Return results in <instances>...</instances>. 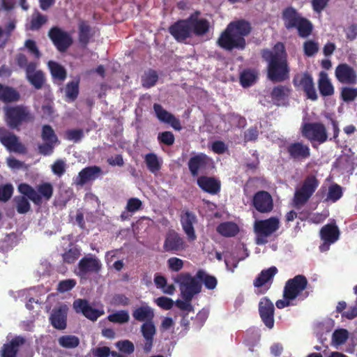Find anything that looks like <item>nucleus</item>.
<instances>
[{"instance_id":"obj_1","label":"nucleus","mask_w":357,"mask_h":357,"mask_svg":"<svg viewBox=\"0 0 357 357\" xmlns=\"http://www.w3.org/2000/svg\"><path fill=\"white\" fill-rule=\"evenodd\" d=\"M261 56L268 62L267 75L271 82H281L289 78L290 70L287 61V54L283 43H277L273 50H263Z\"/></svg>"},{"instance_id":"obj_2","label":"nucleus","mask_w":357,"mask_h":357,"mask_svg":"<svg viewBox=\"0 0 357 357\" xmlns=\"http://www.w3.org/2000/svg\"><path fill=\"white\" fill-rule=\"evenodd\" d=\"M252 27L248 21L238 20L230 22L218 38L217 44L223 50H243L246 47L245 37L251 32Z\"/></svg>"},{"instance_id":"obj_3","label":"nucleus","mask_w":357,"mask_h":357,"mask_svg":"<svg viewBox=\"0 0 357 357\" xmlns=\"http://www.w3.org/2000/svg\"><path fill=\"white\" fill-rule=\"evenodd\" d=\"M331 121L333 132L332 137L328 139L326 128L321 122L304 123L301 128L302 136L312 143L318 142L319 144L328 140L338 142L337 137L340 133L338 122L333 119H331Z\"/></svg>"},{"instance_id":"obj_4","label":"nucleus","mask_w":357,"mask_h":357,"mask_svg":"<svg viewBox=\"0 0 357 357\" xmlns=\"http://www.w3.org/2000/svg\"><path fill=\"white\" fill-rule=\"evenodd\" d=\"M5 121L8 127L13 130H19L24 123L34 121V115L28 107L24 105L8 106L4 108Z\"/></svg>"},{"instance_id":"obj_5","label":"nucleus","mask_w":357,"mask_h":357,"mask_svg":"<svg viewBox=\"0 0 357 357\" xmlns=\"http://www.w3.org/2000/svg\"><path fill=\"white\" fill-rule=\"evenodd\" d=\"M37 190L26 183H20L18 185V191L23 195L26 196L36 206H41L43 198L49 201L53 195V186L50 183L45 182L37 185Z\"/></svg>"},{"instance_id":"obj_6","label":"nucleus","mask_w":357,"mask_h":357,"mask_svg":"<svg viewBox=\"0 0 357 357\" xmlns=\"http://www.w3.org/2000/svg\"><path fill=\"white\" fill-rule=\"evenodd\" d=\"M280 227L278 218L273 216L265 220H256L254 224V231L256 235L255 242L257 245H265L275 232Z\"/></svg>"},{"instance_id":"obj_7","label":"nucleus","mask_w":357,"mask_h":357,"mask_svg":"<svg viewBox=\"0 0 357 357\" xmlns=\"http://www.w3.org/2000/svg\"><path fill=\"white\" fill-rule=\"evenodd\" d=\"M319 185V181L315 176H307L305 178L301 187L294 192L293 198L294 207L299 208L305 204L314 194Z\"/></svg>"},{"instance_id":"obj_8","label":"nucleus","mask_w":357,"mask_h":357,"mask_svg":"<svg viewBox=\"0 0 357 357\" xmlns=\"http://www.w3.org/2000/svg\"><path fill=\"white\" fill-rule=\"evenodd\" d=\"M307 284L308 281L305 275H297L285 282L283 291L289 299L295 300L298 298V300L303 301L309 296L307 291L303 293Z\"/></svg>"},{"instance_id":"obj_9","label":"nucleus","mask_w":357,"mask_h":357,"mask_svg":"<svg viewBox=\"0 0 357 357\" xmlns=\"http://www.w3.org/2000/svg\"><path fill=\"white\" fill-rule=\"evenodd\" d=\"M175 282L179 285L181 296H185L187 299H192L194 296L202 291V283L195 277H192L189 273H181L174 278Z\"/></svg>"},{"instance_id":"obj_10","label":"nucleus","mask_w":357,"mask_h":357,"mask_svg":"<svg viewBox=\"0 0 357 357\" xmlns=\"http://www.w3.org/2000/svg\"><path fill=\"white\" fill-rule=\"evenodd\" d=\"M294 86L297 90H302L307 99L312 101L318 100L314 79L312 74L307 71L296 74L292 79Z\"/></svg>"},{"instance_id":"obj_11","label":"nucleus","mask_w":357,"mask_h":357,"mask_svg":"<svg viewBox=\"0 0 357 357\" xmlns=\"http://www.w3.org/2000/svg\"><path fill=\"white\" fill-rule=\"evenodd\" d=\"M47 36L56 49L61 53L66 52L73 44L71 34L56 26H52L49 30Z\"/></svg>"},{"instance_id":"obj_12","label":"nucleus","mask_w":357,"mask_h":357,"mask_svg":"<svg viewBox=\"0 0 357 357\" xmlns=\"http://www.w3.org/2000/svg\"><path fill=\"white\" fill-rule=\"evenodd\" d=\"M0 142L10 152L26 153V148L20 141L19 137L4 128H0Z\"/></svg>"},{"instance_id":"obj_13","label":"nucleus","mask_w":357,"mask_h":357,"mask_svg":"<svg viewBox=\"0 0 357 357\" xmlns=\"http://www.w3.org/2000/svg\"><path fill=\"white\" fill-rule=\"evenodd\" d=\"M212 160L205 153H200L191 156L188 162V167L192 177L204 174L210 168Z\"/></svg>"},{"instance_id":"obj_14","label":"nucleus","mask_w":357,"mask_h":357,"mask_svg":"<svg viewBox=\"0 0 357 357\" xmlns=\"http://www.w3.org/2000/svg\"><path fill=\"white\" fill-rule=\"evenodd\" d=\"M278 272V268L273 266L260 272L253 282L254 287L257 288V294H264L270 289Z\"/></svg>"},{"instance_id":"obj_15","label":"nucleus","mask_w":357,"mask_h":357,"mask_svg":"<svg viewBox=\"0 0 357 357\" xmlns=\"http://www.w3.org/2000/svg\"><path fill=\"white\" fill-rule=\"evenodd\" d=\"M169 33L178 43H186V40L192 36L188 17L179 20L169 27Z\"/></svg>"},{"instance_id":"obj_16","label":"nucleus","mask_w":357,"mask_h":357,"mask_svg":"<svg viewBox=\"0 0 357 357\" xmlns=\"http://www.w3.org/2000/svg\"><path fill=\"white\" fill-rule=\"evenodd\" d=\"M275 307L272 301L266 296L259 303V314L264 325L269 329L274 326Z\"/></svg>"},{"instance_id":"obj_17","label":"nucleus","mask_w":357,"mask_h":357,"mask_svg":"<svg viewBox=\"0 0 357 357\" xmlns=\"http://www.w3.org/2000/svg\"><path fill=\"white\" fill-rule=\"evenodd\" d=\"M254 208L261 213H268L273 209V201L269 192L265 190L257 192L252 198Z\"/></svg>"},{"instance_id":"obj_18","label":"nucleus","mask_w":357,"mask_h":357,"mask_svg":"<svg viewBox=\"0 0 357 357\" xmlns=\"http://www.w3.org/2000/svg\"><path fill=\"white\" fill-rule=\"evenodd\" d=\"M102 175L103 171L100 167L97 165L86 167L78 173L74 179V183L77 185L83 186L89 182L100 178Z\"/></svg>"},{"instance_id":"obj_19","label":"nucleus","mask_w":357,"mask_h":357,"mask_svg":"<svg viewBox=\"0 0 357 357\" xmlns=\"http://www.w3.org/2000/svg\"><path fill=\"white\" fill-rule=\"evenodd\" d=\"M335 76L337 80L342 84H356L357 82V73L355 69L346 63H340L335 70Z\"/></svg>"},{"instance_id":"obj_20","label":"nucleus","mask_w":357,"mask_h":357,"mask_svg":"<svg viewBox=\"0 0 357 357\" xmlns=\"http://www.w3.org/2000/svg\"><path fill=\"white\" fill-rule=\"evenodd\" d=\"M102 268L99 259L95 257H84L78 263L76 274L82 278H86L89 273H98Z\"/></svg>"},{"instance_id":"obj_21","label":"nucleus","mask_w":357,"mask_h":357,"mask_svg":"<svg viewBox=\"0 0 357 357\" xmlns=\"http://www.w3.org/2000/svg\"><path fill=\"white\" fill-rule=\"evenodd\" d=\"M181 224L188 240L190 242L197 239L194 225L197 222L196 215L190 211H183L181 214Z\"/></svg>"},{"instance_id":"obj_22","label":"nucleus","mask_w":357,"mask_h":357,"mask_svg":"<svg viewBox=\"0 0 357 357\" xmlns=\"http://www.w3.org/2000/svg\"><path fill=\"white\" fill-rule=\"evenodd\" d=\"M185 242L183 238L176 231L169 230L165 236L163 249L165 252L176 253L184 250Z\"/></svg>"},{"instance_id":"obj_23","label":"nucleus","mask_w":357,"mask_h":357,"mask_svg":"<svg viewBox=\"0 0 357 357\" xmlns=\"http://www.w3.org/2000/svg\"><path fill=\"white\" fill-rule=\"evenodd\" d=\"M76 312L82 313L88 319L95 321L104 314L103 310L93 308L86 299H77L73 303Z\"/></svg>"},{"instance_id":"obj_24","label":"nucleus","mask_w":357,"mask_h":357,"mask_svg":"<svg viewBox=\"0 0 357 357\" xmlns=\"http://www.w3.org/2000/svg\"><path fill=\"white\" fill-rule=\"evenodd\" d=\"M286 149L289 158L294 161H302L310 156L309 146L304 144L302 142L291 143Z\"/></svg>"},{"instance_id":"obj_25","label":"nucleus","mask_w":357,"mask_h":357,"mask_svg":"<svg viewBox=\"0 0 357 357\" xmlns=\"http://www.w3.org/2000/svg\"><path fill=\"white\" fill-rule=\"evenodd\" d=\"M153 110L156 117L160 122L169 124L176 130H181L182 129L180 120L174 114L165 109L161 105L155 103L153 105Z\"/></svg>"},{"instance_id":"obj_26","label":"nucleus","mask_w":357,"mask_h":357,"mask_svg":"<svg viewBox=\"0 0 357 357\" xmlns=\"http://www.w3.org/2000/svg\"><path fill=\"white\" fill-rule=\"evenodd\" d=\"M291 89L286 85H277L274 86L270 93V97L274 105L277 106L287 105Z\"/></svg>"},{"instance_id":"obj_27","label":"nucleus","mask_w":357,"mask_h":357,"mask_svg":"<svg viewBox=\"0 0 357 357\" xmlns=\"http://www.w3.org/2000/svg\"><path fill=\"white\" fill-rule=\"evenodd\" d=\"M26 77L36 89H40L45 82L44 73L40 70H36V63L35 62H29L26 69Z\"/></svg>"},{"instance_id":"obj_28","label":"nucleus","mask_w":357,"mask_h":357,"mask_svg":"<svg viewBox=\"0 0 357 357\" xmlns=\"http://www.w3.org/2000/svg\"><path fill=\"white\" fill-rule=\"evenodd\" d=\"M68 308L66 305L54 308L50 315V321L52 326L58 330H64L67 326Z\"/></svg>"},{"instance_id":"obj_29","label":"nucleus","mask_w":357,"mask_h":357,"mask_svg":"<svg viewBox=\"0 0 357 357\" xmlns=\"http://www.w3.org/2000/svg\"><path fill=\"white\" fill-rule=\"evenodd\" d=\"M197 185L204 192L216 195L220 191V181L214 177L201 176L197 178Z\"/></svg>"},{"instance_id":"obj_30","label":"nucleus","mask_w":357,"mask_h":357,"mask_svg":"<svg viewBox=\"0 0 357 357\" xmlns=\"http://www.w3.org/2000/svg\"><path fill=\"white\" fill-rule=\"evenodd\" d=\"M25 342L26 339L23 336H15L9 342L3 345L1 350V357H17L20 347Z\"/></svg>"},{"instance_id":"obj_31","label":"nucleus","mask_w":357,"mask_h":357,"mask_svg":"<svg viewBox=\"0 0 357 357\" xmlns=\"http://www.w3.org/2000/svg\"><path fill=\"white\" fill-rule=\"evenodd\" d=\"M317 86L322 97L332 96L335 93V87L325 71H320L318 75Z\"/></svg>"},{"instance_id":"obj_32","label":"nucleus","mask_w":357,"mask_h":357,"mask_svg":"<svg viewBox=\"0 0 357 357\" xmlns=\"http://www.w3.org/2000/svg\"><path fill=\"white\" fill-rule=\"evenodd\" d=\"M141 333L145 340L143 349L146 353L151 351L153 343V337L156 333V328L153 321H146L141 326Z\"/></svg>"},{"instance_id":"obj_33","label":"nucleus","mask_w":357,"mask_h":357,"mask_svg":"<svg viewBox=\"0 0 357 357\" xmlns=\"http://www.w3.org/2000/svg\"><path fill=\"white\" fill-rule=\"evenodd\" d=\"M94 36V31L88 22L80 20L78 23V41L82 47H86Z\"/></svg>"},{"instance_id":"obj_34","label":"nucleus","mask_w":357,"mask_h":357,"mask_svg":"<svg viewBox=\"0 0 357 357\" xmlns=\"http://www.w3.org/2000/svg\"><path fill=\"white\" fill-rule=\"evenodd\" d=\"M282 18L284 21V26L287 29H294L298 24L302 16L292 6L284 8L282 13Z\"/></svg>"},{"instance_id":"obj_35","label":"nucleus","mask_w":357,"mask_h":357,"mask_svg":"<svg viewBox=\"0 0 357 357\" xmlns=\"http://www.w3.org/2000/svg\"><path fill=\"white\" fill-rule=\"evenodd\" d=\"M340 230L335 223H328L320 230V238L322 241L335 243L340 238Z\"/></svg>"},{"instance_id":"obj_36","label":"nucleus","mask_w":357,"mask_h":357,"mask_svg":"<svg viewBox=\"0 0 357 357\" xmlns=\"http://www.w3.org/2000/svg\"><path fill=\"white\" fill-rule=\"evenodd\" d=\"M193 17H188L192 35L202 36L209 31L210 22L205 18L194 19Z\"/></svg>"},{"instance_id":"obj_37","label":"nucleus","mask_w":357,"mask_h":357,"mask_svg":"<svg viewBox=\"0 0 357 357\" xmlns=\"http://www.w3.org/2000/svg\"><path fill=\"white\" fill-rule=\"evenodd\" d=\"M132 316L137 321L144 322L153 321L155 317L153 309L148 305H142L132 310Z\"/></svg>"},{"instance_id":"obj_38","label":"nucleus","mask_w":357,"mask_h":357,"mask_svg":"<svg viewBox=\"0 0 357 357\" xmlns=\"http://www.w3.org/2000/svg\"><path fill=\"white\" fill-rule=\"evenodd\" d=\"M20 99V93L12 86L0 84V100L5 103L17 102Z\"/></svg>"},{"instance_id":"obj_39","label":"nucleus","mask_w":357,"mask_h":357,"mask_svg":"<svg viewBox=\"0 0 357 357\" xmlns=\"http://www.w3.org/2000/svg\"><path fill=\"white\" fill-rule=\"evenodd\" d=\"M216 231L222 236L234 237L239 232V227L234 222H224L218 225Z\"/></svg>"},{"instance_id":"obj_40","label":"nucleus","mask_w":357,"mask_h":357,"mask_svg":"<svg viewBox=\"0 0 357 357\" xmlns=\"http://www.w3.org/2000/svg\"><path fill=\"white\" fill-rule=\"evenodd\" d=\"M47 66L54 79L63 81L66 78V70L61 64L54 61H50Z\"/></svg>"},{"instance_id":"obj_41","label":"nucleus","mask_w":357,"mask_h":357,"mask_svg":"<svg viewBox=\"0 0 357 357\" xmlns=\"http://www.w3.org/2000/svg\"><path fill=\"white\" fill-rule=\"evenodd\" d=\"M158 80V75L155 70L149 69L142 76V85L145 89H150L155 86Z\"/></svg>"},{"instance_id":"obj_42","label":"nucleus","mask_w":357,"mask_h":357,"mask_svg":"<svg viewBox=\"0 0 357 357\" xmlns=\"http://www.w3.org/2000/svg\"><path fill=\"white\" fill-rule=\"evenodd\" d=\"M294 28L298 30V33L300 37L307 38L312 33L313 26L310 20L302 17Z\"/></svg>"},{"instance_id":"obj_43","label":"nucleus","mask_w":357,"mask_h":357,"mask_svg":"<svg viewBox=\"0 0 357 357\" xmlns=\"http://www.w3.org/2000/svg\"><path fill=\"white\" fill-rule=\"evenodd\" d=\"M196 278L203 282L208 289H214L217 286L218 281L215 277L208 275L204 270H199L196 273Z\"/></svg>"},{"instance_id":"obj_44","label":"nucleus","mask_w":357,"mask_h":357,"mask_svg":"<svg viewBox=\"0 0 357 357\" xmlns=\"http://www.w3.org/2000/svg\"><path fill=\"white\" fill-rule=\"evenodd\" d=\"M29 198L24 196H16L14 198L16 211L20 214H25L31 210V204Z\"/></svg>"},{"instance_id":"obj_45","label":"nucleus","mask_w":357,"mask_h":357,"mask_svg":"<svg viewBox=\"0 0 357 357\" xmlns=\"http://www.w3.org/2000/svg\"><path fill=\"white\" fill-rule=\"evenodd\" d=\"M47 17L39 13L36 12L31 17L29 23V29L31 31L39 30L44 24L47 22Z\"/></svg>"},{"instance_id":"obj_46","label":"nucleus","mask_w":357,"mask_h":357,"mask_svg":"<svg viewBox=\"0 0 357 357\" xmlns=\"http://www.w3.org/2000/svg\"><path fill=\"white\" fill-rule=\"evenodd\" d=\"M41 138L45 142H51L56 144L59 142L58 137L50 125H44L42 127Z\"/></svg>"},{"instance_id":"obj_47","label":"nucleus","mask_w":357,"mask_h":357,"mask_svg":"<svg viewBox=\"0 0 357 357\" xmlns=\"http://www.w3.org/2000/svg\"><path fill=\"white\" fill-rule=\"evenodd\" d=\"M144 160H145V163L148 169L151 172L155 173L160 169V168H161L160 163L159 162L158 156L155 153H147L145 155Z\"/></svg>"},{"instance_id":"obj_48","label":"nucleus","mask_w":357,"mask_h":357,"mask_svg":"<svg viewBox=\"0 0 357 357\" xmlns=\"http://www.w3.org/2000/svg\"><path fill=\"white\" fill-rule=\"evenodd\" d=\"M81 255V250L77 246L69 248L63 255V261L66 264H73Z\"/></svg>"},{"instance_id":"obj_49","label":"nucleus","mask_w":357,"mask_h":357,"mask_svg":"<svg viewBox=\"0 0 357 357\" xmlns=\"http://www.w3.org/2000/svg\"><path fill=\"white\" fill-rule=\"evenodd\" d=\"M108 321L116 324H126L129 321L130 316L127 310H119L107 317Z\"/></svg>"},{"instance_id":"obj_50","label":"nucleus","mask_w":357,"mask_h":357,"mask_svg":"<svg viewBox=\"0 0 357 357\" xmlns=\"http://www.w3.org/2000/svg\"><path fill=\"white\" fill-rule=\"evenodd\" d=\"M59 344L64 348L73 349L79 344V340L75 335H63L59 338Z\"/></svg>"},{"instance_id":"obj_51","label":"nucleus","mask_w":357,"mask_h":357,"mask_svg":"<svg viewBox=\"0 0 357 357\" xmlns=\"http://www.w3.org/2000/svg\"><path fill=\"white\" fill-rule=\"evenodd\" d=\"M349 337L348 331L346 329L341 328L335 330L332 335L333 344L339 346L342 345L347 340Z\"/></svg>"},{"instance_id":"obj_52","label":"nucleus","mask_w":357,"mask_h":357,"mask_svg":"<svg viewBox=\"0 0 357 357\" xmlns=\"http://www.w3.org/2000/svg\"><path fill=\"white\" fill-rule=\"evenodd\" d=\"M256 78L255 74L250 69L244 70L240 75V82L243 87L250 86Z\"/></svg>"},{"instance_id":"obj_53","label":"nucleus","mask_w":357,"mask_h":357,"mask_svg":"<svg viewBox=\"0 0 357 357\" xmlns=\"http://www.w3.org/2000/svg\"><path fill=\"white\" fill-rule=\"evenodd\" d=\"M66 96L72 101H74L79 94V82L71 81L68 83L66 88Z\"/></svg>"},{"instance_id":"obj_54","label":"nucleus","mask_w":357,"mask_h":357,"mask_svg":"<svg viewBox=\"0 0 357 357\" xmlns=\"http://www.w3.org/2000/svg\"><path fill=\"white\" fill-rule=\"evenodd\" d=\"M158 141L160 144L170 146L174 144L175 137L171 131H164L158 135Z\"/></svg>"},{"instance_id":"obj_55","label":"nucleus","mask_w":357,"mask_h":357,"mask_svg":"<svg viewBox=\"0 0 357 357\" xmlns=\"http://www.w3.org/2000/svg\"><path fill=\"white\" fill-rule=\"evenodd\" d=\"M340 95L344 102L353 101L357 97V89L347 86L342 87Z\"/></svg>"},{"instance_id":"obj_56","label":"nucleus","mask_w":357,"mask_h":357,"mask_svg":"<svg viewBox=\"0 0 357 357\" xmlns=\"http://www.w3.org/2000/svg\"><path fill=\"white\" fill-rule=\"evenodd\" d=\"M116 347L123 353L126 354H131L135 351L134 344L128 340H120L116 343Z\"/></svg>"},{"instance_id":"obj_57","label":"nucleus","mask_w":357,"mask_h":357,"mask_svg":"<svg viewBox=\"0 0 357 357\" xmlns=\"http://www.w3.org/2000/svg\"><path fill=\"white\" fill-rule=\"evenodd\" d=\"M76 284V280L74 279L61 280L59 282L57 291L61 293L67 292L73 289L75 287Z\"/></svg>"},{"instance_id":"obj_58","label":"nucleus","mask_w":357,"mask_h":357,"mask_svg":"<svg viewBox=\"0 0 357 357\" xmlns=\"http://www.w3.org/2000/svg\"><path fill=\"white\" fill-rule=\"evenodd\" d=\"M24 46L27 49L29 54L33 56L36 59H39L41 56V53L38 50L35 40L28 39L25 41Z\"/></svg>"},{"instance_id":"obj_59","label":"nucleus","mask_w":357,"mask_h":357,"mask_svg":"<svg viewBox=\"0 0 357 357\" xmlns=\"http://www.w3.org/2000/svg\"><path fill=\"white\" fill-rule=\"evenodd\" d=\"M13 193V187L11 184L0 185V201L7 202L12 197Z\"/></svg>"},{"instance_id":"obj_60","label":"nucleus","mask_w":357,"mask_h":357,"mask_svg":"<svg viewBox=\"0 0 357 357\" xmlns=\"http://www.w3.org/2000/svg\"><path fill=\"white\" fill-rule=\"evenodd\" d=\"M142 207V201L137 197H132L128 200L126 209L128 211V212L135 213L140 210Z\"/></svg>"},{"instance_id":"obj_61","label":"nucleus","mask_w":357,"mask_h":357,"mask_svg":"<svg viewBox=\"0 0 357 357\" xmlns=\"http://www.w3.org/2000/svg\"><path fill=\"white\" fill-rule=\"evenodd\" d=\"M304 53L307 56L314 55L319 50L318 43L313 40H307L303 45Z\"/></svg>"},{"instance_id":"obj_62","label":"nucleus","mask_w":357,"mask_h":357,"mask_svg":"<svg viewBox=\"0 0 357 357\" xmlns=\"http://www.w3.org/2000/svg\"><path fill=\"white\" fill-rule=\"evenodd\" d=\"M342 196V188L337 185H332L328 190V197L333 202H336Z\"/></svg>"},{"instance_id":"obj_63","label":"nucleus","mask_w":357,"mask_h":357,"mask_svg":"<svg viewBox=\"0 0 357 357\" xmlns=\"http://www.w3.org/2000/svg\"><path fill=\"white\" fill-rule=\"evenodd\" d=\"M84 137V132L82 129H71L66 132V137L68 140L75 142H79Z\"/></svg>"},{"instance_id":"obj_64","label":"nucleus","mask_w":357,"mask_h":357,"mask_svg":"<svg viewBox=\"0 0 357 357\" xmlns=\"http://www.w3.org/2000/svg\"><path fill=\"white\" fill-rule=\"evenodd\" d=\"M66 167L65 162L63 160L59 159L52 165V171L55 175L61 177L66 172Z\"/></svg>"}]
</instances>
